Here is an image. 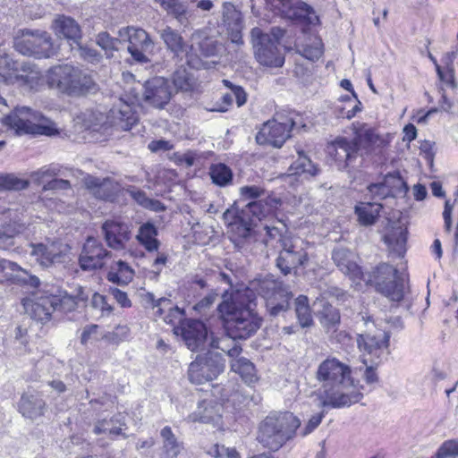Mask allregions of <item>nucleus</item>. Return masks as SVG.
I'll use <instances>...</instances> for the list:
<instances>
[{"label": "nucleus", "instance_id": "f257e3e1", "mask_svg": "<svg viewBox=\"0 0 458 458\" xmlns=\"http://www.w3.org/2000/svg\"><path fill=\"white\" fill-rule=\"evenodd\" d=\"M255 292L265 300L271 316L285 311L293 298L289 289L271 276L255 280L243 290L225 293L217 310L230 338L247 339L260 327L262 320L253 310Z\"/></svg>", "mask_w": 458, "mask_h": 458}, {"label": "nucleus", "instance_id": "f03ea898", "mask_svg": "<svg viewBox=\"0 0 458 458\" xmlns=\"http://www.w3.org/2000/svg\"><path fill=\"white\" fill-rule=\"evenodd\" d=\"M323 407L342 408L358 403L362 394L353 386L349 366L335 358L327 359L318 368Z\"/></svg>", "mask_w": 458, "mask_h": 458}, {"label": "nucleus", "instance_id": "7ed1b4c3", "mask_svg": "<svg viewBox=\"0 0 458 458\" xmlns=\"http://www.w3.org/2000/svg\"><path fill=\"white\" fill-rule=\"evenodd\" d=\"M301 427L300 419L290 411H271L259 423L257 440L265 448L276 452L293 440Z\"/></svg>", "mask_w": 458, "mask_h": 458}, {"label": "nucleus", "instance_id": "20e7f679", "mask_svg": "<svg viewBox=\"0 0 458 458\" xmlns=\"http://www.w3.org/2000/svg\"><path fill=\"white\" fill-rule=\"evenodd\" d=\"M174 333L182 335L186 346L192 352L219 349L232 358L238 357L242 352V348L235 343H233V347L227 349L229 342H232L227 337L215 338L213 335L208 336V328L200 320H187L182 327H175Z\"/></svg>", "mask_w": 458, "mask_h": 458}, {"label": "nucleus", "instance_id": "39448f33", "mask_svg": "<svg viewBox=\"0 0 458 458\" xmlns=\"http://www.w3.org/2000/svg\"><path fill=\"white\" fill-rule=\"evenodd\" d=\"M3 124L16 135H55L58 132L55 124L47 123L44 116L27 106H16L3 117Z\"/></svg>", "mask_w": 458, "mask_h": 458}, {"label": "nucleus", "instance_id": "423d86ee", "mask_svg": "<svg viewBox=\"0 0 458 458\" xmlns=\"http://www.w3.org/2000/svg\"><path fill=\"white\" fill-rule=\"evenodd\" d=\"M133 105L134 101L131 98H119L113 103L106 116L101 113L87 111L84 113V116H88L85 118V126L95 128L98 125H108L121 131H129L138 121Z\"/></svg>", "mask_w": 458, "mask_h": 458}, {"label": "nucleus", "instance_id": "0eeeda50", "mask_svg": "<svg viewBox=\"0 0 458 458\" xmlns=\"http://www.w3.org/2000/svg\"><path fill=\"white\" fill-rule=\"evenodd\" d=\"M364 324L368 327V331L359 334L357 344L359 350L362 352L363 362L367 365L379 364L382 356L387 352L389 346L390 334L383 329L376 327L370 317H362Z\"/></svg>", "mask_w": 458, "mask_h": 458}, {"label": "nucleus", "instance_id": "6e6552de", "mask_svg": "<svg viewBox=\"0 0 458 458\" xmlns=\"http://www.w3.org/2000/svg\"><path fill=\"white\" fill-rule=\"evenodd\" d=\"M368 281L392 301L398 302L404 296L403 280L398 276L397 269L387 263L379 264L369 275Z\"/></svg>", "mask_w": 458, "mask_h": 458}, {"label": "nucleus", "instance_id": "1a4fd4ad", "mask_svg": "<svg viewBox=\"0 0 458 458\" xmlns=\"http://www.w3.org/2000/svg\"><path fill=\"white\" fill-rule=\"evenodd\" d=\"M208 349L204 356H197L188 370V377L191 383L200 385L216 378L225 369V360L221 353Z\"/></svg>", "mask_w": 458, "mask_h": 458}, {"label": "nucleus", "instance_id": "9d476101", "mask_svg": "<svg viewBox=\"0 0 458 458\" xmlns=\"http://www.w3.org/2000/svg\"><path fill=\"white\" fill-rule=\"evenodd\" d=\"M30 256L43 267L63 264L70 259V246L60 240L47 239L45 242L30 243Z\"/></svg>", "mask_w": 458, "mask_h": 458}, {"label": "nucleus", "instance_id": "9b49d317", "mask_svg": "<svg viewBox=\"0 0 458 458\" xmlns=\"http://www.w3.org/2000/svg\"><path fill=\"white\" fill-rule=\"evenodd\" d=\"M254 55L257 62L266 67L278 68L284 64V55L279 46L259 28L251 30Z\"/></svg>", "mask_w": 458, "mask_h": 458}, {"label": "nucleus", "instance_id": "f8f14e48", "mask_svg": "<svg viewBox=\"0 0 458 458\" xmlns=\"http://www.w3.org/2000/svg\"><path fill=\"white\" fill-rule=\"evenodd\" d=\"M15 49L23 55L47 58L53 55L51 37L46 31L26 30L14 42Z\"/></svg>", "mask_w": 458, "mask_h": 458}, {"label": "nucleus", "instance_id": "ddd939ff", "mask_svg": "<svg viewBox=\"0 0 458 458\" xmlns=\"http://www.w3.org/2000/svg\"><path fill=\"white\" fill-rule=\"evenodd\" d=\"M295 125L293 117L277 114L276 116L263 124L256 136L260 145H271L280 148L290 136V131Z\"/></svg>", "mask_w": 458, "mask_h": 458}, {"label": "nucleus", "instance_id": "4468645a", "mask_svg": "<svg viewBox=\"0 0 458 458\" xmlns=\"http://www.w3.org/2000/svg\"><path fill=\"white\" fill-rule=\"evenodd\" d=\"M118 37L123 41L129 42L128 52L136 62L141 64L148 62L145 53L153 50L154 42L146 30L128 26L118 30Z\"/></svg>", "mask_w": 458, "mask_h": 458}, {"label": "nucleus", "instance_id": "2eb2a0df", "mask_svg": "<svg viewBox=\"0 0 458 458\" xmlns=\"http://www.w3.org/2000/svg\"><path fill=\"white\" fill-rule=\"evenodd\" d=\"M308 261V253L296 242L291 240L282 242V250L276 259V267L284 275L291 274L300 266H304Z\"/></svg>", "mask_w": 458, "mask_h": 458}, {"label": "nucleus", "instance_id": "dca6fc26", "mask_svg": "<svg viewBox=\"0 0 458 458\" xmlns=\"http://www.w3.org/2000/svg\"><path fill=\"white\" fill-rule=\"evenodd\" d=\"M172 95L170 83L164 77L152 78L144 85V101L156 108H164L169 103Z\"/></svg>", "mask_w": 458, "mask_h": 458}, {"label": "nucleus", "instance_id": "f3484780", "mask_svg": "<svg viewBox=\"0 0 458 458\" xmlns=\"http://www.w3.org/2000/svg\"><path fill=\"white\" fill-rule=\"evenodd\" d=\"M111 252L104 248L102 243L93 237H88L79 262L83 270H95L105 265L106 259L110 257Z\"/></svg>", "mask_w": 458, "mask_h": 458}, {"label": "nucleus", "instance_id": "a211bd4d", "mask_svg": "<svg viewBox=\"0 0 458 458\" xmlns=\"http://www.w3.org/2000/svg\"><path fill=\"white\" fill-rule=\"evenodd\" d=\"M55 301L53 294H34L23 301V307L33 319L45 324L50 320L52 313L55 310Z\"/></svg>", "mask_w": 458, "mask_h": 458}, {"label": "nucleus", "instance_id": "6ab92c4d", "mask_svg": "<svg viewBox=\"0 0 458 458\" xmlns=\"http://www.w3.org/2000/svg\"><path fill=\"white\" fill-rule=\"evenodd\" d=\"M329 153L334 157L339 169L353 167L358 158V147L355 142L339 137L329 146Z\"/></svg>", "mask_w": 458, "mask_h": 458}, {"label": "nucleus", "instance_id": "aec40b11", "mask_svg": "<svg viewBox=\"0 0 458 458\" xmlns=\"http://www.w3.org/2000/svg\"><path fill=\"white\" fill-rule=\"evenodd\" d=\"M408 229L400 220L390 222L384 234V242L388 247L390 254L398 258L403 257L406 252Z\"/></svg>", "mask_w": 458, "mask_h": 458}, {"label": "nucleus", "instance_id": "412c9836", "mask_svg": "<svg viewBox=\"0 0 458 458\" xmlns=\"http://www.w3.org/2000/svg\"><path fill=\"white\" fill-rule=\"evenodd\" d=\"M102 231L107 245L115 250H123L130 240V229L124 223L106 221L102 225Z\"/></svg>", "mask_w": 458, "mask_h": 458}, {"label": "nucleus", "instance_id": "4be33fe9", "mask_svg": "<svg viewBox=\"0 0 458 458\" xmlns=\"http://www.w3.org/2000/svg\"><path fill=\"white\" fill-rule=\"evenodd\" d=\"M43 83V77L37 66L30 63L20 64L10 84L27 89H38Z\"/></svg>", "mask_w": 458, "mask_h": 458}, {"label": "nucleus", "instance_id": "5701e85b", "mask_svg": "<svg viewBox=\"0 0 458 458\" xmlns=\"http://www.w3.org/2000/svg\"><path fill=\"white\" fill-rule=\"evenodd\" d=\"M332 259L339 269L350 277L355 284L364 277L360 267L354 261V255L344 248L335 249Z\"/></svg>", "mask_w": 458, "mask_h": 458}, {"label": "nucleus", "instance_id": "b1692460", "mask_svg": "<svg viewBox=\"0 0 458 458\" xmlns=\"http://www.w3.org/2000/svg\"><path fill=\"white\" fill-rule=\"evenodd\" d=\"M223 19L227 28L231 41L237 45L243 43L242 30L243 28L242 13L231 3L223 4Z\"/></svg>", "mask_w": 458, "mask_h": 458}, {"label": "nucleus", "instance_id": "393cba45", "mask_svg": "<svg viewBox=\"0 0 458 458\" xmlns=\"http://www.w3.org/2000/svg\"><path fill=\"white\" fill-rule=\"evenodd\" d=\"M75 67L64 64L55 66L48 70L47 82L52 89L68 94Z\"/></svg>", "mask_w": 458, "mask_h": 458}, {"label": "nucleus", "instance_id": "a878e982", "mask_svg": "<svg viewBox=\"0 0 458 458\" xmlns=\"http://www.w3.org/2000/svg\"><path fill=\"white\" fill-rule=\"evenodd\" d=\"M154 308L157 309L156 314L162 317L166 324H169L175 327H182L184 319V310L177 306H174L171 300L166 298H161L157 301L154 304Z\"/></svg>", "mask_w": 458, "mask_h": 458}, {"label": "nucleus", "instance_id": "bb28decb", "mask_svg": "<svg viewBox=\"0 0 458 458\" xmlns=\"http://www.w3.org/2000/svg\"><path fill=\"white\" fill-rule=\"evenodd\" d=\"M222 82L226 88L231 89V92L225 93L222 97L221 102H216L212 107H206L209 112H226L228 107L233 104V98L238 106H242L246 103L247 95L242 87L233 85L228 80H223Z\"/></svg>", "mask_w": 458, "mask_h": 458}, {"label": "nucleus", "instance_id": "cd10ccee", "mask_svg": "<svg viewBox=\"0 0 458 458\" xmlns=\"http://www.w3.org/2000/svg\"><path fill=\"white\" fill-rule=\"evenodd\" d=\"M83 181L85 187L97 199L112 200L114 198L116 187L111 180L87 175Z\"/></svg>", "mask_w": 458, "mask_h": 458}, {"label": "nucleus", "instance_id": "c85d7f7f", "mask_svg": "<svg viewBox=\"0 0 458 458\" xmlns=\"http://www.w3.org/2000/svg\"><path fill=\"white\" fill-rule=\"evenodd\" d=\"M158 34L167 50L172 52L175 56L182 57V55H187L188 45L183 40L180 32L170 26H165L164 29L158 30Z\"/></svg>", "mask_w": 458, "mask_h": 458}, {"label": "nucleus", "instance_id": "c756f323", "mask_svg": "<svg viewBox=\"0 0 458 458\" xmlns=\"http://www.w3.org/2000/svg\"><path fill=\"white\" fill-rule=\"evenodd\" d=\"M155 2L160 4L168 15L173 16L180 25L188 27L192 12L185 2L182 0H155Z\"/></svg>", "mask_w": 458, "mask_h": 458}, {"label": "nucleus", "instance_id": "7c9ffc66", "mask_svg": "<svg viewBox=\"0 0 458 458\" xmlns=\"http://www.w3.org/2000/svg\"><path fill=\"white\" fill-rule=\"evenodd\" d=\"M280 204V200L274 197H267L265 199L251 201L247 204L244 213L251 215L250 222L253 224L254 219L261 221L267 215L273 213Z\"/></svg>", "mask_w": 458, "mask_h": 458}, {"label": "nucleus", "instance_id": "2f4dec72", "mask_svg": "<svg viewBox=\"0 0 458 458\" xmlns=\"http://www.w3.org/2000/svg\"><path fill=\"white\" fill-rule=\"evenodd\" d=\"M221 410L220 404H213L212 402L204 400L199 403L197 410L190 415V418L192 421L218 424Z\"/></svg>", "mask_w": 458, "mask_h": 458}, {"label": "nucleus", "instance_id": "473e14b6", "mask_svg": "<svg viewBox=\"0 0 458 458\" xmlns=\"http://www.w3.org/2000/svg\"><path fill=\"white\" fill-rule=\"evenodd\" d=\"M55 30L58 36L79 46L81 31L79 24L72 18L61 16L55 21Z\"/></svg>", "mask_w": 458, "mask_h": 458}, {"label": "nucleus", "instance_id": "72a5a7b5", "mask_svg": "<svg viewBox=\"0 0 458 458\" xmlns=\"http://www.w3.org/2000/svg\"><path fill=\"white\" fill-rule=\"evenodd\" d=\"M383 208V206L377 202H359L354 208L358 222L363 226L374 225Z\"/></svg>", "mask_w": 458, "mask_h": 458}, {"label": "nucleus", "instance_id": "f704fd0d", "mask_svg": "<svg viewBox=\"0 0 458 458\" xmlns=\"http://www.w3.org/2000/svg\"><path fill=\"white\" fill-rule=\"evenodd\" d=\"M98 86L92 77L81 70L75 68L72 79L69 95H82L95 92Z\"/></svg>", "mask_w": 458, "mask_h": 458}, {"label": "nucleus", "instance_id": "c9c22d12", "mask_svg": "<svg viewBox=\"0 0 458 458\" xmlns=\"http://www.w3.org/2000/svg\"><path fill=\"white\" fill-rule=\"evenodd\" d=\"M136 239L148 252L157 251L160 246V242L157 239V229L150 222L144 223L140 226Z\"/></svg>", "mask_w": 458, "mask_h": 458}, {"label": "nucleus", "instance_id": "e433bc0d", "mask_svg": "<svg viewBox=\"0 0 458 458\" xmlns=\"http://www.w3.org/2000/svg\"><path fill=\"white\" fill-rule=\"evenodd\" d=\"M358 147L367 148L369 151H373L376 148H380L385 144V140L377 135L375 131L369 127H362L355 132V137L352 140Z\"/></svg>", "mask_w": 458, "mask_h": 458}, {"label": "nucleus", "instance_id": "4c0bfd02", "mask_svg": "<svg viewBox=\"0 0 458 458\" xmlns=\"http://www.w3.org/2000/svg\"><path fill=\"white\" fill-rule=\"evenodd\" d=\"M18 406L23 417L33 420L43 414L45 403L36 395L24 394Z\"/></svg>", "mask_w": 458, "mask_h": 458}, {"label": "nucleus", "instance_id": "58836bf2", "mask_svg": "<svg viewBox=\"0 0 458 458\" xmlns=\"http://www.w3.org/2000/svg\"><path fill=\"white\" fill-rule=\"evenodd\" d=\"M134 276V270L128 265V263L118 260L111 265L107 274L108 281L116 284H129Z\"/></svg>", "mask_w": 458, "mask_h": 458}, {"label": "nucleus", "instance_id": "ea45409f", "mask_svg": "<svg viewBox=\"0 0 458 458\" xmlns=\"http://www.w3.org/2000/svg\"><path fill=\"white\" fill-rule=\"evenodd\" d=\"M231 369L249 386L255 384L259 379L255 366L244 357L233 360Z\"/></svg>", "mask_w": 458, "mask_h": 458}, {"label": "nucleus", "instance_id": "a19ab883", "mask_svg": "<svg viewBox=\"0 0 458 458\" xmlns=\"http://www.w3.org/2000/svg\"><path fill=\"white\" fill-rule=\"evenodd\" d=\"M25 269L17 263L7 259H0V282L20 284L24 280Z\"/></svg>", "mask_w": 458, "mask_h": 458}, {"label": "nucleus", "instance_id": "79ce46f5", "mask_svg": "<svg viewBox=\"0 0 458 458\" xmlns=\"http://www.w3.org/2000/svg\"><path fill=\"white\" fill-rule=\"evenodd\" d=\"M160 436L163 439V452L167 458H174L183 450V443L177 439L170 427L163 428Z\"/></svg>", "mask_w": 458, "mask_h": 458}, {"label": "nucleus", "instance_id": "37998d69", "mask_svg": "<svg viewBox=\"0 0 458 458\" xmlns=\"http://www.w3.org/2000/svg\"><path fill=\"white\" fill-rule=\"evenodd\" d=\"M298 157L290 165L288 169V176L297 174H307L314 176L318 174L317 166L311 162V160L304 154L303 151L297 150Z\"/></svg>", "mask_w": 458, "mask_h": 458}, {"label": "nucleus", "instance_id": "c03bdc74", "mask_svg": "<svg viewBox=\"0 0 458 458\" xmlns=\"http://www.w3.org/2000/svg\"><path fill=\"white\" fill-rule=\"evenodd\" d=\"M212 182L219 187H225L233 182V172L223 163L214 164L209 168Z\"/></svg>", "mask_w": 458, "mask_h": 458}, {"label": "nucleus", "instance_id": "a18cd8bd", "mask_svg": "<svg viewBox=\"0 0 458 458\" xmlns=\"http://www.w3.org/2000/svg\"><path fill=\"white\" fill-rule=\"evenodd\" d=\"M119 417L120 415L112 417L109 420H98L94 427V433L96 435L108 434L110 436H118L122 434L124 423L121 421Z\"/></svg>", "mask_w": 458, "mask_h": 458}, {"label": "nucleus", "instance_id": "49530a36", "mask_svg": "<svg viewBox=\"0 0 458 458\" xmlns=\"http://www.w3.org/2000/svg\"><path fill=\"white\" fill-rule=\"evenodd\" d=\"M295 311L298 321L302 327H308L312 324V318L309 307L308 298L300 295L295 301Z\"/></svg>", "mask_w": 458, "mask_h": 458}, {"label": "nucleus", "instance_id": "de8ad7c7", "mask_svg": "<svg viewBox=\"0 0 458 458\" xmlns=\"http://www.w3.org/2000/svg\"><path fill=\"white\" fill-rule=\"evenodd\" d=\"M310 40L311 42L310 44L298 47V52L310 61H317L323 54V43L322 40L317 37Z\"/></svg>", "mask_w": 458, "mask_h": 458}, {"label": "nucleus", "instance_id": "09e8293b", "mask_svg": "<svg viewBox=\"0 0 458 458\" xmlns=\"http://www.w3.org/2000/svg\"><path fill=\"white\" fill-rule=\"evenodd\" d=\"M53 297L55 299L56 302L55 304V309L61 310L64 312L71 311L74 310L78 304L79 301H83L84 298L81 294H78L77 296H72L68 294L67 293L60 292L58 295L53 294Z\"/></svg>", "mask_w": 458, "mask_h": 458}, {"label": "nucleus", "instance_id": "8fccbe9b", "mask_svg": "<svg viewBox=\"0 0 458 458\" xmlns=\"http://www.w3.org/2000/svg\"><path fill=\"white\" fill-rule=\"evenodd\" d=\"M291 17L303 19L310 24H316L318 21V17L316 15L314 9L308 4L296 1L293 4V14Z\"/></svg>", "mask_w": 458, "mask_h": 458}, {"label": "nucleus", "instance_id": "3c124183", "mask_svg": "<svg viewBox=\"0 0 458 458\" xmlns=\"http://www.w3.org/2000/svg\"><path fill=\"white\" fill-rule=\"evenodd\" d=\"M20 63L13 61L8 55H0V78L6 83H11Z\"/></svg>", "mask_w": 458, "mask_h": 458}, {"label": "nucleus", "instance_id": "603ef678", "mask_svg": "<svg viewBox=\"0 0 458 458\" xmlns=\"http://www.w3.org/2000/svg\"><path fill=\"white\" fill-rule=\"evenodd\" d=\"M29 186V182L13 174L0 175V191H21Z\"/></svg>", "mask_w": 458, "mask_h": 458}, {"label": "nucleus", "instance_id": "864d4df0", "mask_svg": "<svg viewBox=\"0 0 458 458\" xmlns=\"http://www.w3.org/2000/svg\"><path fill=\"white\" fill-rule=\"evenodd\" d=\"M123 41L121 38L111 37L107 32H100L97 36V44L106 51L107 57L112 55V52L118 49V44Z\"/></svg>", "mask_w": 458, "mask_h": 458}, {"label": "nucleus", "instance_id": "5fc2aeb1", "mask_svg": "<svg viewBox=\"0 0 458 458\" xmlns=\"http://www.w3.org/2000/svg\"><path fill=\"white\" fill-rule=\"evenodd\" d=\"M173 83L178 90L188 91L191 89L193 83L189 72L184 68H180L173 75Z\"/></svg>", "mask_w": 458, "mask_h": 458}, {"label": "nucleus", "instance_id": "6e6d98bb", "mask_svg": "<svg viewBox=\"0 0 458 458\" xmlns=\"http://www.w3.org/2000/svg\"><path fill=\"white\" fill-rule=\"evenodd\" d=\"M19 233L15 224L3 223L0 220V243L3 247H8L13 244V238Z\"/></svg>", "mask_w": 458, "mask_h": 458}, {"label": "nucleus", "instance_id": "4d7b16f0", "mask_svg": "<svg viewBox=\"0 0 458 458\" xmlns=\"http://www.w3.org/2000/svg\"><path fill=\"white\" fill-rule=\"evenodd\" d=\"M390 175H386L383 182L371 183L368 186V191L374 199H383L391 194V187L387 185Z\"/></svg>", "mask_w": 458, "mask_h": 458}, {"label": "nucleus", "instance_id": "13d9d810", "mask_svg": "<svg viewBox=\"0 0 458 458\" xmlns=\"http://www.w3.org/2000/svg\"><path fill=\"white\" fill-rule=\"evenodd\" d=\"M131 197L140 206L150 208L153 210H157L160 206V202L157 200H153L146 195V193L142 191L132 189L129 191Z\"/></svg>", "mask_w": 458, "mask_h": 458}, {"label": "nucleus", "instance_id": "bf43d9fd", "mask_svg": "<svg viewBox=\"0 0 458 458\" xmlns=\"http://www.w3.org/2000/svg\"><path fill=\"white\" fill-rule=\"evenodd\" d=\"M207 453L214 458H241L235 448H230L217 444L212 445Z\"/></svg>", "mask_w": 458, "mask_h": 458}, {"label": "nucleus", "instance_id": "052dcab7", "mask_svg": "<svg viewBox=\"0 0 458 458\" xmlns=\"http://www.w3.org/2000/svg\"><path fill=\"white\" fill-rule=\"evenodd\" d=\"M91 306L92 308L98 310L102 317L109 316L113 311V308L111 304L108 303L106 297L98 293H95L92 295Z\"/></svg>", "mask_w": 458, "mask_h": 458}, {"label": "nucleus", "instance_id": "680f3d73", "mask_svg": "<svg viewBox=\"0 0 458 458\" xmlns=\"http://www.w3.org/2000/svg\"><path fill=\"white\" fill-rule=\"evenodd\" d=\"M458 454V444L455 441H445L437 450V458H446Z\"/></svg>", "mask_w": 458, "mask_h": 458}, {"label": "nucleus", "instance_id": "e2e57ef3", "mask_svg": "<svg viewBox=\"0 0 458 458\" xmlns=\"http://www.w3.org/2000/svg\"><path fill=\"white\" fill-rule=\"evenodd\" d=\"M323 418H324L323 412H320V413L311 416V418L309 420L307 424L300 429L299 434L301 437H307L319 426Z\"/></svg>", "mask_w": 458, "mask_h": 458}, {"label": "nucleus", "instance_id": "0e129e2a", "mask_svg": "<svg viewBox=\"0 0 458 458\" xmlns=\"http://www.w3.org/2000/svg\"><path fill=\"white\" fill-rule=\"evenodd\" d=\"M56 174V171L54 168L43 166L38 171L30 174L31 180L38 185L42 184L45 182V178L52 177Z\"/></svg>", "mask_w": 458, "mask_h": 458}, {"label": "nucleus", "instance_id": "69168bd1", "mask_svg": "<svg viewBox=\"0 0 458 458\" xmlns=\"http://www.w3.org/2000/svg\"><path fill=\"white\" fill-rule=\"evenodd\" d=\"M264 192V190L257 185L242 186L240 188L241 197L246 200L259 198Z\"/></svg>", "mask_w": 458, "mask_h": 458}, {"label": "nucleus", "instance_id": "338daca9", "mask_svg": "<svg viewBox=\"0 0 458 458\" xmlns=\"http://www.w3.org/2000/svg\"><path fill=\"white\" fill-rule=\"evenodd\" d=\"M78 50L80 52L81 56L88 62L98 63L101 59V55L96 49L87 47H81L79 44Z\"/></svg>", "mask_w": 458, "mask_h": 458}, {"label": "nucleus", "instance_id": "774afa93", "mask_svg": "<svg viewBox=\"0 0 458 458\" xmlns=\"http://www.w3.org/2000/svg\"><path fill=\"white\" fill-rule=\"evenodd\" d=\"M323 318L327 327H334L340 321V315L333 307H327L323 312Z\"/></svg>", "mask_w": 458, "mask_h": 458}]
</instances>
